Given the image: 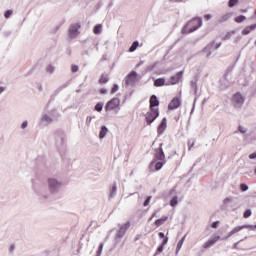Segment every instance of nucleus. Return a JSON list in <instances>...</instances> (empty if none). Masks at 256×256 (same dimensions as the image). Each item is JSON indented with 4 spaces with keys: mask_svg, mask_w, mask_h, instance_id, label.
<instances>
[{
    "mask_svg": "<svg viewBox=\"0 0 256 256\" xmlns=\"http://www.w3.org/2000/svg\"><path fill=\"white\" fill-rule=\"evenodd\" d=\"M165 85V79L164 78H158L154 81L155 87H163Z\"/></svg>",
    "mask_w": 256,
    "mask_h": 256,
    "instance_id": "21",
    "label": "nucleus"
},
{
    "mask_svg": "<svg viewBox=\"0 0 256 256\" xmlns=\"http://www.w3.org/2000/svg\"><path fill=\"white\" fill-rule=\"evenodd\" d=\"M255 29H256V24H252L250 26H246L242 30V35H249V33H251V31H255Z\"/></svg>",
    "mask_w": 256,
    "mask_h": 256,
    "instance_id": "14",
    "label": "nucleus"
},
{
    "mask_svg": "<svg viewBox=\"0 0 256 256\" xmlns=\"http://www.w3.org/2000/svg\"><path fill=\"white\" fill-rule=\"evenodd\" d=\"M219 223H220L219 221L213 222L211 225L212 229H217V227H219Z\"/></svg>",
    "mask_w": 256,
    "mask_h": 256,
    "instance_id": "38",
    "label": "nucleus"
},
{
    "mask_svg": "<svg viewBox=\"0 0 256 256\" xmlns=\"http://www.w3.org/2000/svg\"><path fill=\"white\" fill-rule=\"evenodd\" d=\"M151 203V196H148L147 199L144 202V207H147Z\"/></svg>",
    "mask_w": 256,
    "mask_h": 256,
    "instance_id": "37",
    "label": "nucleus"
},
{
    "mask_svg": "<svg viewBox=\"0 0 256 256\" xmlns=\"http://www.w3.org/2000/svg\"><path fill=\"white\" fill-rule=\"evenodd\" d=\"M119 91V85L114 84L111 89V95H114V93H117Z\"/></svg>",
    "mask_w": 256,
    "mask_h": 256,
    "instance_id": "30",
    "label": "nucleus"
},
{
    "mask_svg": "<svg viewBox=\"0 0 256 256\" xmlns=\"http://www.w3.org/2000/svg\"><path fill=\"white\" fill-rule=\"evenodd\" d=\"M183 79V71L177 72L176 75L170 78V82L166 85H177Z\"/></svg>",
    "mask_w": 256,
    "mask_h": 256,
    "instance_id": "8",
    "label": "nucleus"
},
{
    "mask_svg": "<svg viewBox=\"0 0 256 256\" xmlns=\"http://www.w3.org/2000/svg\"><path fill=\"white\" fill-rule=\"evenodd\" d=\"M221 47V43L216 44L215 49H219Z\"/></svg>",
    "mask_w": 256,
    "mask_h": 256,
    "instance_id": "52",
    "label": "nucleus"
},
{
    "mask_svg": "<svg viewBox=\"0 0 256 256\" xmlns=\"http://www.w3.org/2000/svg\"><path fill=\"white\" fill-rule=\"evenodd\" d=\"M170 3H183L185 0H169Z\"/></svg>",
    "mask_w": 256,
    "mask_h": 256,
    "instance_id": "42",
    "label": "nucleus"
},
{
    "mask_svg": "<svg viewBox=\"0 0 256 256\" xmlns=\"http://www.w3.org/2000/svg\"><path fill=\"white\" fill-rule=\"evenodd\" d=\"M236 5H239V0H229L228 1V7L233 8V7H236Z\"/></svg>",
    "mask_w": 256,
    "mask_h": 256,
    "instance_id": "26",
    "label": "nucleus"
},
{
    "mask_svg": "<svg viewBox=\"0 0 256 256\" xmlns=\"http://www.w3.org/2000/svg\"><path fill=\"white\" fill-rule=\"evenodd\" d=\"M156 171H160V169H163V162H157L155 165Z\"/></svg>",
    "mask_w": 256,
    "mask_h": 256,
    "instance_id": "33",
    "label": "nucleus"
},
{
    "mask_svg": "<svg viewBox=\"0 0 256 256\" xmlns=\"http://www.w3.org/2000/svg\"><path fill=\"white\" fill-rule=\"evenodd\" d=\"M48 185H49V188L51 189V191H55V189H58V187H61V183H59L55 179H49Z\"/></svg>",
    "mask_w": 256,
    "mask_h": 256,
    "instance_id": "13",
    "label": "nucleus"
},
{
    "mask_svg": "<svg viewBox=\"0 0 256 256\" xmlns=\"http://www.w3.org/2000/svg\"><path fill=\"white\" fill-rule=\"evenodd\" d=\"M247 19V17H245L244 15H240V16H237L234 21L235 23H243V21H245Z\"/></svg>",
    "mask_w": 256,
    "mask_h": 256,
    "instance_id": "25",
    "label": "nucleus"
},
{
    "mask_svg": "<svg viewBox=\"0 0 256 256\" xmlns=\"http://www.w3.org/2000/svg\"><path fill=\"white\" fill-rule=\"evenodd\" d=\"M158 237H159L160 239H163L161 245H163V246L165 247V246L167 245V243L169 242V237L165 236V234H164L163 232H159V233H158Z\"/></svg>",
    "mask_w": 256,
    "mask_h": 256,
    "instance_id": "17",
    "label": "nucleus"
},
{
    "mask_svg": "<svg viewBox=\"0 0 256 256\" xmlns=\"http://www.w3.org/2000/svg\"><path fill=\"white\" fill-rule=\"evenodd\" d=\"M203 25V19L200 17H195L187 22V24L183 27L182 32L189 34L197 31L199 27Z\"/></svg>",
    "mask_w": 256,
    "mask_h": 256,
    "instance_id": "1",
    "label": "nucleus"
},
{
    "mask_svg": "<svg viewBox=\"0 0 256 256\" xmlns=\"http://www.w3.org/2000/svg\"><path fill=\"white\" fill-rule=\"evenodd\" d=\"M71 71H72V73H77V72L79 71V66H77V65H72Z\"/></svg>",
    "mask_w": 256,
    "mask_h": 256,
    "instance_id": "35",
    "label": "nucleus"
},
{
    "mask_svg": "<svg viewBox=\"0 0 256 256\" xmlns=\"http://www.w3.org/2000/svg\"><path fill=\"white\" fill-rule=\"evenodd\" d=\"M103 246H104L103 243H101V244L99 245V248H98V255H101V253H102V251H103Z\"/></svg>",
    "mask_w": 256,
    "mask_h": 256,
    "instance_id": "40",
    "label": "nucleus"
},
{
    "mask_svg": "<svg viewBox=\"0 0 256 256\" xmlns=\"http://www.w3.org/2000/svg\"><path fill=\"white\" fill-rule=\"evenodd\" d=\"M126 85H135L137 83V72L131 71L125 78Z\"/></svg>",
    "mask_w": 256,
    "mask_h": 256,
    "instance_id": "7",
    "label": "nucleus"
},
{
    "mask_svg": "<svg viewBox=\"0 0 256 256\" xmlns=\"http://www.w3.org/2000/svg\"><path fill=\"white\" fill-rule=\"evenodd\" d=\"M184 241H185V237H183V238L178 242L176 253H179V251H181V248L183 247Z\"/></svg>",
    "mask_w": 256,
    "mask_h": 256,
    "instance_id": "27",
    "label": "nucleus"
},
{
    "mask_svg": "<svg viewBox=\"0 0 256 256\" xmlns=\"http://www.w3.org/2000/svg\"><path fill=\"white\" fill-rule=\"evenodd\" d=\"M204 19H206V21H209V19H211V14H206L204 16Z\"/></svg>",
    "mask_w": 256,
    "mask_h": 256,
    "instance_id": "47",
    "label": "nucleus"
},
{
    "mask_svg": "<svg viewBox=\"0 0 256 256\" xmlns=\"http://www.w3.org/2000/svg\"><path fill=\"white\" fill-rule=\"evenodd\" d=\"M137 47H139V42L134 41L132 43L131 47L129 48L130 53H133V52L137 51Z\"/></svg>",
    "mask_w": 256,
    "mask_h": 256,
    "instance_id": "22",
    "label": "nucleus"
},
{
    "mask_svg": "<svg viewBox=\"0 0 256 256\" xmlns=\"http://www.w3.org/2000/svg\"><path fill=\"white\" fill-rule=\"evenodd\" d=\"M163 249H165V246H163V244H161V246L158 247L157 251L159 253H162Z\"/></svg>",
    "mask_w": 256,
    "mask_h": 256,
    "instance_id": "41",
    "label": "nucleus"
},
{
    "mask_svg": "<svg viewBox=\"0 0 256 256\" xmlns=\"http://www.w3.org/2000/svg\"><path fill=\"white\" fill-rule=\"evenodd\" d=\"M168 219H169V216H163L162 218L157 219L154 222V225L156 227H161V225H163L166 221H168Z\"/></svg>",
    "mask_w": 256,
    "mask_h": 256,
    "instance_id": "15",
    "label": "nucleus"
},
{
    "mask_svg": "<svg viewBox=\"0 0 256 256\" xmlns=\"http://www.w3.org/2000/svg\"><path fill=\"white\" fill-rule=\"evenodd\" d=\"M47 71H49V73H53V68L51 66H48Z\"/></svg>",
    "mask_w": 256,
    "mask_h": 256,
    "instance_id": "50",
    "label": "nucleus"
},
{
    "mask_svg": "<svg viewBox=\"0 0 256 256\" xmlns=\"http://www.w3.org/2000/svg\"><path fill=\"white\" fill-rule=\"evenodd\" d=\"M167 129V118H163L160 125L158 126V135H162Z\"/></svg>",
    "mask_w": 256,
    "mask_h": 256,
    "instance_id": "12",
    "label": "nucleus"
},
{
    "mask_svg": "<svg viewBox=\"0 0 256 256\" xmlns=\"http://www.w3.org/2000/svg\"><path fill=\"white\" fill-rule=\"evenodd\" d=\"M231 103L233 107H242L243 103H245V96L241 92H236L231 98Z\"/></svg>",
    "mask_w": 256,
    "mask_h": 256,
    "instance_id": "4",
    "label": "nucleus"
},
{
    "mask_svg": "<svg viewBox=\"0 0 256 256\" xmlns=\"http://www.w3.org/2000/svg\"><path fill=\"white\" fill-rule=\"evenodd\" d=\"M27 127V122L22 123V129H25Z\"/></svg>",
    "mask_w": 256,
    "mask_h": 256,
    "instance_id": "51",
    "label": "nucleus"
},
{
    "mask_svg": "<svg viewBox=\"0 0 256 256\" xmlns=\"http://www.w3.org/2000/svg\"><path fill=\"white\" fill-rule=\"evenodd\" d=\"M249 225H243V226H238L235 227L234 229H232V231L230 232V235H235V233H239V231H242V229H249Z\"/></svg>",
    "mask_w": 256,
    "mask_h": 256,
    "instance_id": "16",
    "label": "nucleus"
},
{
    "mask_svg": "<svg viewBox=\"0 0 256 256\" xmlns=\"http://www.w3.org/2000/svg\"><path fill=\"white\" fill-rule=\"evenodd\" d=\"M3 91H5V88L0 87V95H1V93H3Z\"/></svg>",
    "mask_w": 256,
    "mask_h": 256,
    "instance_id": "53",
    "label": "nucleus"
},
{
    "mask_svg": "<svg viewBox=\"0 0 256 256\" xmlns=\"http://www.w3.org/2000/svg\"><path fill=\"white\" fill-rule=\"evenodd\" d=\"M251 215H252L251 210H246L243 214V217H244V219H249V217H251Z\"/></svg>",
    "mask_w": 256,
    "mask_h": 256,
    "instance_id": "32",
    "label": "nucleus"
},
{
    "mask_svg": "<svg viewBox=\"0 0 256 256\" xmlns=\"http://www.w3.org/2000/svg\"><path fill=\"white\" fill-rule=\"evenodd\" d=\"M121 109V100L119 98H112L105 105V111H115Z\"/></svg>",
    "mask_w": 256,
    "mask_h": 256,
    "instance_id": "3",
    "label": "nucleus"
},
{
    "mask_svg": "<svg viewBox=\"0 0 256 256\" xmlns=\"http://www.w3.org/2000/svg\"><path fill=\"white\" fill-rule=\"evenodd\" d=\"M177 196H174L171 201H170V205L171 207H177V203H178V200H177Z\"/></svg>",
    "mask_w": 256,
    "mask_h": 256,
    "instance_id": "28",
    "label": "nucleus"
},
{
    "mask_svg": "<svg viewBox=\"0 0 256 256\" xmlns=\"http://www.w3.org/2000/svg\"><path fill=\"white\" fill-rule=\"evenodd\" d=\"M195 147V140H189L188 141V151H191Z\"/></svg>",
    "mask_w": 256,
    "mask_h": 256,
    "instance_id": "31",
    "label": "nucleus"
},
{
    "mask_svg": "<svg viewBox=\"0 0 256 256\" xmlns=\"http://www.w3.org/2000/svg\"><path fill=\"white\" fill-rule=\"evenodd\" d=\"M101 29H103V25L97 24L93 29V33L95 35H99V33H101Z\"/></svg>",
    "mask_w": 256,
    "mask_h": 256,
    "instance_id": "24",
    "label": "nucleus"
},
{
    "mask_svg": "<svg viewBox=\"0 0 256 256\" xmlns=\"http://www.w3.org/2000/svg\"><path fill=\"white\" fill-rule=\"evenodd\" d=\"M155 217H157V212H154V213L151 215L150 221H151V219H155Z\"/></svg>",
    "mask_w": 256,
    "mask_h": 256,
    "instance_id": "49",
    "label": "nucleus"
},
{
    "mask_svg": "<svg viewBox=\"0 0 256 256\" xmlns=\"http://www.w3.org/2000/svg\"><path fill=\"white\" fill-rule=\"evenodd\" d=\"M221 239V236L217 235V236H214L213 238L209 239L208 241H206L204 244H203V248L204 249H209V247H213V245H215V243H217V241H219Z\"/></svg>",
    "mask_w": 256,
    "mask_h": 256,
    "instance_id": "9",
    "label": "nucleus"
},
{
    "mask_svg": "<svg viewBox=\"0 0 256 256\" xmlns=\"http://www.w3.org/2000/svg\"><path fill=\"white\" fill-rule=\"evenodd\" d=\"M239 131L240 133H246L245 128H243V126H239Z\"/></svg>",
    "mask_w": 256,
    "mask_h": 256,
    "instance_id": "48",
    "label": "nucleus"
},
{
    "mask_svg": "<svg viewBox=\"0 0 256 256\" xmlns=\"http://www.w3.org/2000/svg\"><path fill=\"white\" fill-rule=\"evenodd\" d=\"M240 189L241 191H247L249 189V186H247V184H241Z\"/></svg>",
    "mask_w": 256,
    "mask_h": 256,
    "instance_id": "36",
    "label": "nucleus"
},
{
    "mask_svg": "<svg viewBox=\"0 0 256 256\" xmlns=\"http://www.w3.org/2000/svg\"><path fill=\"white\" fill-rule=\"evenodd\" d=\"M100 93L102 95H105L107 93V89H105V88L100 89Z\"/></svg>",
    "mask_w": 256,
    "mask_h": 256,
    "instance_id": "44",
    "label": "nucleus"
},
{
    "mask_svg": "<svg viewBox=\"0 0 256 256\" xmlns=\"http://www.w3.org/2000/svg\"><path fill=\"white\" fill-rule=\"evenodd\" d=\"M156 158L159 160V161H165V152H163V148H159L158 149V154L156 155Z\"/></svg>",
    "mask_w": 256,
    "mask_h": 256,
    "instance_id": "19",
    "label": "nucleus"
},
{
    "mask_svg": "<svg viewBox=\"0 0 256 256\" xmlns=\"http://www.w3.org/2000/svg\"><path fill=\"white\" fill-rule=\"evenodd\" d=\"M231 19V13H226L220 18V23H225V21H229Z\"/></svg>",
    "mask_w": 256,
    "mask_h": 256,
    "instance_id": "23",
    "label": "nucleus"
},
{
    "mask_svg": "<svg viewBox=\"0 0 256 256\" xmlns=\"http://www.w3.org/2000/svg\"><path fill=\"white\" fill-rule=\"evenodd\" d=\"M109 81V76L107 74H102L98 80L100 85H105Z\"/></svg>",
    "mask_w": 256,
    "mask_h": 256,
    "instance_id": "18",
    "label": "nucleus"
},
{
    "mask_svg": "<svg viewBox=\"0 0 256 256\" xmlns=\"http://www.w3.org/2000/svg\"><path fill=\"white\" fill-rule=\"evenodd\" d=\"M149 103H150V106H149L150 109H159V99L155 95H152L150 97Z\"/></svg>",
    "mask_w": 256,
    "mask_h": 256,
    "instance_id": "10",
    "label": "nucleus"
},
{
    "mask_svg": "<svg viewBox=\"0 0 256 256\" xmlns=\"http://www.w3.org/2000/svg\"><path fill=\"white\" fill-rule=\"evenodd\" d=\"M248 229H250L251 231H255L256 229V224L253 226V225H249Z\"/></svg>",
    "mask_w": 256,
    "mask_h": 256,
    "instance_id": "46",
    "label": "nucleus"
},
{
    "mask_svg": "<svg viewBox=\"0 0 256 256\" xmlns=\"http://www.w3.org/2000/svg\"><path fill=\"white\" fill-rule=\"evenodd\" d=\"M95 111H98V112L103 111V103L98 102V103L95 105Z\"/></svg>",
    "mask_w": 256,
    "mask_h": 256,
    "instance_id": "29",
    "label": "nucleus"
},
{
    "mask_svg": "<svg viewBox=\"0 0 256 256\" xmlns=\"http://www.w3.org/2000/svg\"><path fill=\"white\" fill-rule=\"evenodd\" d=\"M181 107V97H174L168 104L169 111L179 109Z\"/></svg>",
    "mask_w": 256,
    "mask_h": 256,
    "instance_id": "6",
    "label": "nucleus"
},
{
    "mask_svg": "<svg viewBox=\"0 0 256 256\" xmlns=\"http://www.w3.org/2000/svg\"><path fill=\"white\" fill-rule=\"evenodd\" d=\"M10 249H11V251H13V246H11V248H10Z\"/></svg>",
    "mask_w": 256,
    "mask_h": 256,
    "instance_id": "54",
    "label": "nucleus"
},
{
    "mask_svg": "<svg viewBox=\"0 0 256 256\" xmlns=\"http://www.w3.org/2000/svg\"><path fill=\"white\" fill-rule=\"evenodd\" d=\"M108 132H109V129H107L106 126H102L99 133V138L105 139V136L107 135Z\"/></svg>",
    "mask_w": 256,
    "mask_h": 256,
    "instance_id": "20",
    "label": "nucleus"
},
{
    "mask_svg": "<svg viewBox=\"0 0 256 256\" xmlns=\"http://www.w3.org/2000/svg\"><path fill=\"white\" fill-rule=\"evenodd\" d=\"M255 173H256V168H255Z\"/></svg>",
    "mask_w": 256,
    "mask_h": 256,
    "instance_id": "55",
    "label": "nucleus"
},
{
    "mask_svg": "<svg viewBox=\"0 0 256 256\" xmlns=\"http://www.w3.org/2000/svg\"><path fill=\"white\" fill-rule=\"evenodd\" d=\"M129 227H131L130 222H126L125 224L120 226L119 231H118V237H123V235H125V233L127 232V229H129Z\"/></svg>",
    "mask_w": 256,
    "mask_h": 256,
    "instance_id": "11",
    "label": "nucleus"
},
{
    "mask_svg": "<svg viewBox=\"0 0 256 256\" xmlns=\"http://www.w3.org/2000/svg\"><path fill=\"white\" fill-rule=\"evenodd\" d=\"M249 159H256V152L250 154Z\"/></svg>",
    "mask_w": 256,
    "mask_h": 256,
    "instance_id": "43",
    "label": "nucleus"
},
{
    "mask_svg": "<svg viewBox=\"0 0 256 256\" xmlns=\"http://www.w3.org/2000/svg\"><path fill=\"white\" fill-rule=\"evenodd\" d=\"M11 15H13V10H7L4 13V16H5L6 19H9V17H11Z\"/></svg>",
    "mask_w": 256,
    "mask_h": 256,
    "instance_id": "34",
    "label": "nucleus"
},
{
    "mask_svg": "<svg viewBox=\"0 0 256 256\" xmlns=\"http://www.w3.org/2000/svg\"><path fill=\"white\" fill-rule=\"evenodd\" d=\"M79 29H81V24L76 23V24H72L68 30V34L70 39H75V37H77V35H79Z\"/></svg>",
    "mask_w": 256,
    "mask_h": 256,
    "instance_id": "5",
    "label": "nucleus"
},
{
    "mask_svg": "<svg viewBox=\"0 0 256 256\" xmlns=\"http://www.w3.org/2000/svg\"><path fill=\"white\" fill-rule=\"evenodd\" d=\"M232 200H233V199H231V198H225V199H224V203H225V204L231 203Z\"/></svg>",
    "mask_w": 256,
    "mask_h": 256,
    "instance_id": "45",
    "label": "nucleus"
},
{
    "mask_svg": "<svg viewBox=\"0 0 256 256\" xmlns=\"http://www.w3.org/2000/svg\"><path fill=\"white\" fill-rule=\"evenodd\" d=\"M91 121H93V117L88 116V117L86 118V124H87V125H91Z\"/></svg>",
    "mask_w": 256,
    "mask_h": 256,
    "instance_id": "39",
    "label": "nucleus"
},
{
    "mask_svg": "<svg viewBox=\"0 0 256 256\" xmlns=\"http://www.w3.org/2000/svg\"><path fill=\"white\" fill-rule=\"evenodd\" d=\"M157 117H159V108H149V111L145 115L147 125H151Z\"/></svg>",
    "mask_w": 256,
    "mask_h": 256,
    "instance_id": "2",
    "label": "nucleus"
}]
</instances>
